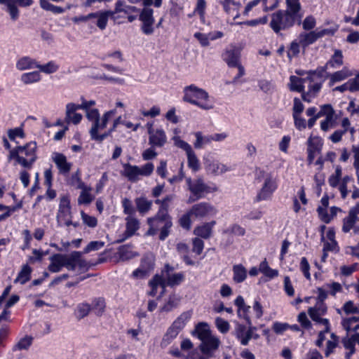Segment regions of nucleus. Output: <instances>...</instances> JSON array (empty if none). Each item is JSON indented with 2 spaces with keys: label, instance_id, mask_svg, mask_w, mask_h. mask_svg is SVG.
Returning <instances> with one entry per match:
<instances>
[{
  "label": "nucleus",
  "instance_id": "7",
  "mask_svg": "<svg viewBox=\"0 0 359 359\" xmlns=\"http://www.w3.org/2000/svg\"><path fill=\"white\" fill-rule=\"evenodd\" d=\"M123 168L122 175L126 177L130 182H136L140 180V177L151 175L154 171V165L152 163H147L142 167L125 163Z\"/></svg>",
  "mask_w": 359,
  "mask_h": 359
},
{
  "label": "nucleus",
  "instance_id": "39",
  "mask_svg": "<svg viewBox=\"0 0 359 359\" xmlns=\"http://www.w3.org/2000/svg\"><path fill=\"white\" fill-rule=\"evenodd\" d=\"M192 316L191 311L183 312L172 323L174 327L182 330Z\"/></svg>",
  "mask_w": 359,
  "mask_h": 359
},
{
  "label": "nucleus",
  "instance_id": "9",
  "mask_svg": "<svg viewBox=\"0 0 359 359\" xmlns=\"http://www.w3.org/2000/svg\"><path fill=\"white\" fill-rule=\"evenodd\" d=\"M327 307L324 302H316V304L308 309V314L316 323L326 327V331H330V321L324 318L327 313Z\"/></svg>",
  "mask_w": 359,
  "mask_h": 359
},
{
  "label": "nucleus",
  "instance_id": "48",
  "mask_svg": "<svg viewBox=\"0 0 359 359\" xmlns=\"http://www.w3.org/2000/svg\"><path fill=\"white\" fill-rule=\"evenodd\" d=\"M41 79L40 74L38 72H32L23 74L21 76V81L25 84L37 82Z\"/></svg>",
  "mask_w": 359,
  "mask_h": 359
},
{
  "label": "nucleus",
  "instance_id": "45",
  "mask_svg": "<svg viewBox=\"0 0 359 359\" xmlns=\"http://www.w3.org/2000/svg\"><path fill=\"white\" fill-rule=\"evenodd\" d=\"M177 250L179 253H180L183 256V259L185 263L188 265H194V262L191 259V258L187 255L189 252V246L184 243H179L177 245Z\"/></svg>",
  "mask_w": 359,
  "mask_h": 359
},
{
  "label": "nucleus",
  "instance_id": "28",
  "mask_svg": "<svg viewBox=\"0 0 359 359\" xmlns=\"http://www.w3.org/2000/svg\"><path fill=\"white\" fill-rule=\"evenodd\" d=\"M321 148V145L319 144L318 139H313L310 137L308 140V162L309 164H311L313 161L316 153L319 152Z\"/></svg>",
  "mask_w": 359,
  "mask_h": 359
},
{
  "label": "nucleus",
  "instance_id": "22",
  "mask_svg": "<svg viewBox=\"0 0 359 359\" xmlns=\"http://www.w3.org/2000/svg\"><path fill=\"white\" fill-rule=\"evenodd\" d=\"M205 164L206 170L216 175L223 174L229 170L226 165L216 160L206 159Z\"/></svg>",
  "mask_w": 359,
  "mask_h": 359
},
{
  "label": "nucleus",
  "instance_id": "26",
  "mask_svg": "<svg viewBox=\"0 0 359 359\" xmlns=\"http://www.w3.org/2000/svg\"><path fill=\"white\" fill-rule=\"evenodd\" d=\"M318 39L317 30L311 31L309 32H302L299 35V43L304 48L313 43Z\"/></svg>",
  "mask_w": 359,
  "mask_h": 359
},
{
  "label": "nucleus",
  "instance_id": "27",
  "mask_svg": "<svg viewBox=\"0 0 359 359\" xmlns=\"http://www.w3.org/2000/svg\"><path fill=\"white\" fill-rule=\"evenodd\" d=\"M341 325L347 332H353V335L359 336V317H350L343 319Z\"/></svg>",
  "mask_w": 359,
  "mask_h": 359
},
{
  "label": "nucleus",
  "instance_id": "30",
  "mask_svg": "<svg viewBox=\"0 0 359 359\" xmlns=\"http://www.w3.org/2000/svg\"><path fill=\"white\" fill-rule=\"evenodd\" d=\"M97 15V26L102 30L106 28L109 18L114 20L117 19L114 11H98Z\"/></svg>",
  "mask_w": 359,
  "mask_h": 359
},
{
  "label": "nucleus",
  "instance_id": "19",
  "mask_svg": "<svg viewBox=\"0 0 359 359\" xmlns=\"http://www.w3.org/2000/svg\"><path fill=\"white\" fill-rule=\"evenodd\" d=\"M276 189V182L272 179L270 175H267L264 184L257 196V201L266 200L271 196L272 193Z\"/></svg>",
  "mask_w": 359,
  "mask_h": 359
},
{
  "label": "nucleus",
  "instance_id": "14",
  "mask_svg": "<svg viewBox=\"0 0 359 359\" xmlns=\"http://www.w3.org/2000/svg\"><path fill=\"white\" fill-rule=\"evenodd\" d=\"M80 103H67L65 112H76L78 110H82L85 112H99V109L93 108L96 104L95 101L87 100L83 97L80 98Z\"/></svg>",
  "mask_w": 359,
  "mask_h": 359
},
{
  "label": "nucleus",
  "instance_id": "11",
  "mask_svg": "<svg viewBox=\"0 0 359 359\" xmlns=\"http://www.w3.org/2000/svg\"><path fill=\"white\" fill-rule=\"evenodd\" d=\"M57 220L60 225L64 224L69 226L72 224L70 201L67 196H64L60 198Z\"/></svg>",
  "mask_w": 359,
  "mask_h": 359
},
{
  "label": "nucleus",
  "instance_id": "46",
  "mask_svg": "<svg viewBox=\"0 0 359 359\" xmlns=\"http://www.w3.org/2000/svg\"><path fill=\"white\" fill-rule=\"evenodd\" d=\"M259 271L270 278L276 277L278 275V271L271 269L266 260L261 262L259 264Z\"/></svg>",
  "mask_w": 359,
  "mask_h": 359
},
{
  "label": "nucleus",
  "instance_id": "29",
  "mask_svg": "<svg viewBox=\"0 0 359 359\" xmlns=\"http://www.w3.org/2000/svg\"><path fill=\"white\" fill-rule=\"evenodd\" d=\"M341 343L344 347L348 351L346 353V359H350L351 355L355 352V344H359V336L352 335L351 337H345L342 339Z\"/></svg>",
  "mask_w": 359,
  "mask_h": 359
},
{
  "label": "nucleus",
  "instance_id": "35",
  "mask_svg": "<svg viewBox=\"0 0 359 359\" xmlns=\"http://www.w3.org/2000/svg\"><path fill=\"white\" fill-rule=\"evenodd\" d=\"M233 280L236 283L243 282L247 278V270L242 264L233 266Z\"/></svg>",
  "mask_w": 359,
  "mask_h": 359
},
{
  "label": "nucleus",
  "instance_id": "4",
  "mask_svg": "<svg viewBox=\"0 0 359 359\" xmlns=\"http://www.w3.org/2000/svg\"><path fill=\"white\" fill-rule=\"evenodd\" d=\"M302 17L299 13L289 8L280 10L271 14L269 26L276 34H280L281 30L292 27L296 22L299 24Z\"/></svg>",
  "mask_w": 359,
  "mask_h": 359
},
{
  "label": "nucleus",
  "instance_id": "31",
  "mask_svg": "<svg viewBox=\"0 0 359 359\" xmlns=\"http://www.w3.org/2000/svg\"><path fill=\"white\" fill-rule=\"evenodd\" d=\"M64 257L62 254H54L50 257V264L48 266L49 271L52 273H57L61 271L63 265Z\"/></svg>",
  "mask_w": 359,
  "mask_h": 359
},
{
  "label": "nucleus",
  "instance_id": "54",
  "mask_svg": "<svg viewBox=\"0 0 359 359\" xmlns=\"http://www.w3.org/2000/svg\"><path fill=\"white\" fill-rule=\"evenodd\" d=\"M297 321L300 323L301 327L305 330H311L312 324L308 318L305 312H301L297 316Z\"/></svg>",
  "mask_w": 359,
  "mask_h": 359
},
{
  "label": "nucleus",
  "instance_id": "64",
  "mask_svg": "<svg viewBox=\"0 0 359 359\" xmlns=\"http://www.w3.org/2000/svg\"><path fill=\"white\" fill-rule=\"evenodd\" d=\"M354 162L353 163V168L355 171H358L359 169V146L353 145L351 148Z\"/></svg>",
  "mask_w": 359,
  "mask_h": 359
},
{
  "label": "nucleus",
  "instance_id": "55",
  "mask_svg": "<svg viewBox=\"0 0 359 359\" xmlns=\"http://www.w3.org/2000/svg\"><path fill=\"white\" fill-rule=\"evenodd\" d=\"M174 144L185 151L186 154L191 153L193 151L191 147L184 140H181L180 137H173Z\"/></svg>",
  "mask_w": 359,
  "mask_h": 359
},
{
  "label": "nucleus",
  "instance_id": "57",
  "mask_svg": "<svg viewBox=\"0 0 359 359\" xmlns=\"http://www.w3.org/2000/svg\"><path fill=\"white\" fill-rule=\"evenodd\" d=\"M179 299L175 297H170L168 302L164 304V306L161 308V311H170L174 308H176L179 304Z\"/></svg>",
  "mask_w": 359,
  "mask_h": 359
},
{
  "label": "nucleus",
  "instance_id": "17",
  "mask_svg": "<svg viewBox=\"0 0 359 359\" xmlns=\"http://www.w3.org/2000/svg\"><path fill=\"white\" fill-rule=\"evenodd\" d=\"M220 344V341L216 337L212 335L206 339L201 340L200 344L201 351L208 356L212 355V353L216 351Z\"/></svg>",
  "mask_w": 359,
  "mask_h": 359
},
{
  "label": "nucleus",
  "instance_id": "38",
  "mask_svg": "<svg viewBox=\"0 0 359 359\" xmlns=\"http://www.w3.org/2000/svg\"><path fill=\"white\" fill-rule=\"evenodd\" d=\"M32 269L27 265H23L21 271L18 273L16 279L15 280V283H20V284H25L27 281L30 280L31 278Z\"/></svg>",
  "mask_w": 359,
  "mask_h": 359
},
{
  "label": "nucleus",
  "instance_id": "62",
  "mask_svg": "<svg viewBox=\"0 0 359 359\" xmlns=\"http://www.w3.org/2000/svg\"><path fill=\"white\" fill-rule=\"evenodd\" d=\"M343 310L347 314L359 313V304L355 305L352 301H348L344 304Z\"/></svg>",
  "mask_w": 359,
  "mask_h": 359
},
{
  "label": "nucleus",
  "instance_id": "43",
  "mask_svg": "<svg viewBox=\"0 0 359 359\" xmlns=\"http://www.w3.org/2000/svg\"><path fill=\"white\" fill-rule=\"evenodd\" d=\"M180 332V330L177 329V327H174V325L172 324L163 338L161 343L162 345H168L171 341L178 335Z\"/></svg>",
  "mask_w": 359,
  "mask_h": 359
},
{
  "label": "nucleus",
  "instance_id": "10",
  "mask_svg": "<svg viewBox=\"0 0 359 359\" xmlns=\"http://www.w3.org/2000/svg\"><path fill=\"white\" fill-rule=\"evenodd\" d=\"M257 330L255 327L252 325L246 327L244 325L238 324L235 327V336L243 346H247L251 339H257L259 336L255 332Z\"/></svg>",
  "mask_w": 359,
  "mask_h": 359
},
{
  "label": "nucleus",
  "instance_id": "20",
  "mask_svg": "<svg viewBox=\"0 0 359 359\" xmlns=\"http://www.w3.org/2000/svg\"><path fill=\"white\" fill-rule=\"evenodd\" d=\"M214 208L207 203H199L192 206L190 213L195 217H204L215 213Z\"/></svg>",
  "mask_w": 359,
  "mask_h": 359
},
{
  "label": "nucleus",
  "instance_id": "53",
  "mask_svg": "<svg viewBox=\"0 0 359 359\" xmlns=\"http://www.w3.org/2000/svg\"><path fill=\"white\" fill-rule=\"evenodd\" d=\"M151 271V264L149 262L147 263V266L146 268H142L140 266V268L135 270L133 273V276L137 278H144L147 277L149 272Z\"/></svg>",
  "mask_w": 359,
  "mask_h": 359
},
{
  "label": "nucleus",
  "instance_id": "59",
  "mask_svg": "<svg viewBox=\"0 0 359 359\" xmlns=\"http://www.w3.org/2000/svg\"><path fill=\"white\" fill-rule=\"evenodd\" d=\"M91 307L88 304H81L77 306L76 315L79 318H83L86 317L89 311H90Z\"/></svg>",
  "mask_w": 359,
  "mask_h": 359
},
{
  "label": "nucleus",
  "instance_id": "33",
  "mask_svg": "<svg viewBox=\"0 0 359 359\" xmlns=\"http://www.w3.org/2000/svg\"><path fill=\"white\" fill-rule=\"evenodd\" d=\"M137 210L141 215L147 213L152 207V201L144 196L137 197L135 199Z\"/></svg>",
  "mask_w": 359,
  "mask_h": 359
},
{
  "label": "nucleus",
  "instance_id": "56",
  "mask_svg": "<svg viewBox=\"0 0 359 359\" xmlns=\"http://www.w3.org/2000/svg\"><path fill=\"white\" fill-rule=\"evenodd\" d=\"M204 248V243L203 241L196 237L192 240V251L195 252L196 255H199L202 253Z\"/></svg>",
  "mask_w": 359,
  "mask_h": 359
},
{
  "label": "nucleus",
  "instance_id": "61",
  "mask_svg": "<svg viewBox=\"0 0 359 359\" xmlns=\"http://www.w3.org/2000/svg\"><path fill=\"white\" fill-rule=\"evenodd\" d=\"M104 245V243L102 241H91L84 248L83 252L88 253L91 251L98 250Z\"/></svg>",
  "mask_w": 359,
  "mask_h": 359
},
{
  "label": "nucleus",
  "instance_id": "41",
  "mask_svg": "<svg viewBox=\"0 0 359 359\" xmlns=\"http://www.w3.org/2000/svg\"><path fill=\"white\" fill-rule=\"evenodd\" d=\"M352 75L353 74L349 71V69L344 67L341 70L336 72L330 75V82L334 83L335 82L341 81Z\"/></svg>",
  "mask_w": 359,
  "mask_h": 359
},
{
  "label": "nucleus",
  "instance_id": "12",
  "mask_svg": "<svg viewBox=\"0 0 359 359\" xmlns=\"http://www.w3.org/2000/svg\"><path fill=\"white\" fill-rule=\"evenodd\" d=\"M190 191L196 196V199L203 196L204 194L215 192L217 190L216 187H210L206 184L203 180L198 178L191 181L190 178L187 180Z\"/></svg>",
  "mask_w": 359,
  "mask_h": 359
},
{
  "label": "nucleus",
  "instance_id": "60",
  "mask_svg": "<svg viewBox=\"0 0 359 359\" xmlns=\"http://www.w3.org/2000/svg\"><path fill=\"white\" fill-rule=\"evenodd\" d=\"M81 218L84 224L91 228H94L97 224V220L95 217L88 215L84 212H81Z\"/></svg>",
  "mask_w": 359,
  "mask_h": 359
},
{
  "label": "nucleus",
  "instance_id": "6",
  "mask_svg": "<svg viewBox=\"0 0 359 359\" xmlns=\"http://www.w3.org/2000/svg\"><path fill=\"white\" fill-rule=\"evenodd\" d=\"M149 229L147 234L154 236L160 231L159 239L163 241L170 233V229L172 226V219L169 215L157 212L153 217L147 219Z\"/></svg>",
  "mask_w": 359,
  "mask_h": 359
},
{
  "label": "nucleus",
  "instance_id": "40",
  "mask_svg": "<svg viewBox=\"0 0 359 359\" xmlns=\"http://www.w3.org/2000/svg\"><path fill=\"white\" fill-rule=\"evenodd\" d=\"M76 255L77 251H74L69 255L62 254L64 267H66L68 270L74 271L76 269Z\"/></svg>",
  "mask_w": 359,
  "mask_h": 359
},
{
  "label": "nucleus",
  "instance_id": "24",
  "mask_svg": "<svg viewBox=\"0 0 359 359\" xmlns=\"http://www.w3.org/2000/svg\"><path fill=\"white\" fill-rule=\"evenodd\" d=\"M215 224V221L206 222L197 226L194 230V234L204 239L209 238L212 235V230Z\"/></svg>",
  "mask_w": 359,
  "mask_h": 359
},
{
  "label": "nucleus",
  "instance_id": "58",
  "mask_svg": "<svg viewBox=\"0 0 359 359\" xmlns=\"http://www.w3.org/2000/svg\"><path fill=\"white\" fill-rule=\"evenodd\" d=\"M191 216H193L192 214L190 213V210L183 215L179 219L180 225L187 230H189L191 229Z\"/></svg>",
  "mask_w": 359,
  "mask_h": 359
},
{
  "label": "nucleus",
  "instance_id": "18",
  "mask_svg": "<svg viewBox=\"0 0 359 359\" xmlns=\"http://www.w3.org/2000/svg\"><path fill=\"white\" fill-rule=\"evenodd\" d=\"M359 213L357 208H353L349 210L348 215L342 220L341 230L344 233H347L353 230L357 221L358 220V215Z\"/></svg>",
  "mask_w": 359,
  "mask_h": 359
},
{
  "label": "nucleus",
  "instance_id": "34",
  "mask_svg": "<svg viewBox=\"0 0 359 359\" xmlns=\"http://www.w3.org/2000/svg\"><path fill=\"white\" fill-rule=\"evenodd\" d=\"M139 9L133 6L127 5L124 1L118 0L115 4V8L114 10V14L118 13L123 12L124 13L129 15L133 13H138Z\"/></svg>",
  "mask_w": 359,
  "mask_h": 359
},
{
  "label": "nucleus",
  "instance_id": "16",
  "mask_svg": "<svg viewBox=\"0 0 359 359\" xmlns=\"http://www.w3.org/2000/svg\"><path fill=\"white\" fill-rule=\"evenodd\" d=\"M153 13L151 8H144L140 15V20L142 22V30L147 35L151 34L154 32V18Z\"/></svg>",
  "mask_w": 359,
  "mask_h": 359
},
{
  "label": "nucleus",
  "instance_id": "50",
  "mask_svg": "<svg viewBox=\"0 0 359 359\" xmlns=\"http://www.w3.org/2000/svg\"><path fill=\"white\" fill-rule=\"evenodd\" d=\"M330 337L331 339L328 340L327 342V347L325 353V356L327 357L333 352V350L337 347L339 341V338L335 334L331 333Z\"/></svg>",
  "mask_w": 359,
  "mask_h": 359
},
{
  "label": "nucleus",
  "instance_id": "32",
  "mask_svg": "<svg viewBox=\"0 0 359 359\" xmlns=\"http://www.w3.org/2000/svg\"><path fill=\"white\" fill-rule=\"evenodd\" d=\"M192 334L196 336L201 341L212 336L208 325L203 322L196 325Z\"/></svg>",
  "mask_w": 359,
  "mask_h": 359
},
{
  "label": "nucleus",
  "instance_id": "42",
  "mask_svg": "<svg viewBox=\"0 0 359 359\" xmlns=\"http://www.w3.org/2000/svg\"><path fill=\"white\" fill-rule=\"evenodd\" d=\"M337 119L338 116L337 114H327L326 119L321 123V129L327 131L329 128L334 127Z\"/></svg>",
  "mask_w": 359,
  "mask_h": 359
},
{
  "label": "nucleus",
  "instance_id": "51",
  "mask_svg": "<svg viewBox=\"0 0 359 359\" xmlns=\"http://www.w3.org/2000/svg\"><path fill=\"white\" fill-rule=\"evenodd\" d=\"M104 308L105 302L104 299L97 298L93 301L92 309L96 315L101 316L104 311Z\"/></svg>",
  "mask_w": 359,
  "mask_h": 359
},
{
  "label": "nucleus",
  "instance_id": "21",
  "mask_svg": "<svg viewBox=\"0 0 359 359\" xmlns=\"http://www.w3.org/2000/svg\"><path fill=\"white\" fill-rule=\"evenodd\" d=\"M77 188L81 189L78 198L79 204H90L94 200V196L91 194V187L86 186L80 179H78Z\"/></svg>",
  "mask_w": 359,
  "mask_h": 359
},
{
  "label": "nucleus",
  "instance_id": "63",
  "mask_svg": "<svg viewBox=\"0 0 359 359\" xmlns=\"http://www.w3.org/2000/svg\"><path fill=\"white\" fill-rule=\"evenodd\" d=\"M215 325L217 329L222 333H226L229 330V323L222 318H217L215 320Z\"/></svg>",
  "mask_w": 359,
  "mask_h": 359
},
{
  "label": "nucleus",
  "instance_id": "2",
  "mask_svg": "<svg viewBox=\"0 0 359 359\" xmlns=\"http://www.w3.org/2000/svg\"><path fill=\"white\" fill-rule=\"evenodd\" d=\"M184 280V274L182 272L174 273V268L169 264H165L161 275H156L149 281V285L151 290L149 292L151 296H155L157 293V287L160 286L164 290L166 285L173 287L180 285Z\"/></svg>",
  "mask_w": 359,
  "mask_h": 359
},
{
  "label": "nucleus",
  "instance_id": "52",
  "mask_svg": "<svg viewBox=\"0 0 359 359\" xmlns=\"http://www.w3.org/2000/svg\"><path fill=\"white\" fill-rule=\"evenodd\" d=\"M37 68L46 74H51L55 72L58 69V65L54 62L50 61L43 65L37 64Z\"/></svg>",
  "mask_w": 359,
  "mask_h": 359
},
{
  "label": "nucleus",
  "instance_id": "36",
  "mask_svg": "<svg viewBox=\"0 0 359 359\" xmlns=\"http://www.w3.org/2000/svg\"><path fill=\"white\" fill-rule=\"evenodd\" d=\"M174 198H175V195L170 194V195L166 196L165 198H163L161 200H160V199L156 200L155 203L160 205L158 212L164 213L165 215H169L168 209H169L170 203H172V201H173Z\"/></svg>",
  "mask_w": 359,
  "mask_h": 359
},
{
  "label": "nucleus",
  "instance_id": "5",
  "mask_svg": "<svg viewBox=\"0 0 359 359\" xmlns=\"http://www.w3.org/2000/svg\"><path fill=\"white\" fill-rule=\"evenodd\" d=\"M36 144L31 142L10 150L8 159H14L16 164L30 169L36 159Z\"/></svg>",
  "mask_w": 359,
  "mask_h": 359
},
{
  "label": "nucleus",
  "instance_id": "44",
  "mask_svg": "<svg viewBox=\"0 0 359 359\" xmlns=\"http://www.w3.org/2000/svg\"><path fill=\"white\" fill-rule=\"evenodd\" d=\"M343 65V55L339 50H336L332 58L327 62V66L337 68Z\"/></svg>",
  "mask_w": 359,
  "mask_h": 359
},
{
  "label": "nucleus",
  "instance_id": "23",
  "mask_svg": "<svg viewBox=\"0 0 359 359\" xmlns=\"http://www.w3.org/2000/svg\"><path fill=\"white\" fill-rule=\"evenodd\" d=\"M53 161L57 165L60 173L66 175L72 168V163L67 162L66 156L60 153H54Z\"/></svg>",
  "mask_w": 359,
  "mask_h": 359
},
{
  "label": "nucleus",
  "instance_id": "13",
  "mask_svg": "<svg viewBox=\"0 0 359 359\" xmlns=\"http://www.w3.org/2000/svg\"><path fill=\"white\" fill-rule=\"evenodd\" d=\"M149 144L152 147H163L167 142L165 133L162 129L154 130L151 123H147Z\"/></svg>",
  "mask_w": 359,
  "mask_h": 359
},
{
  "label": "nucleus",
  "instance_id": "37",
  "mask_svg": "<svg viewBox=\"0 0 359 359\" xmlns=\"http://www.w3.org/2000/svg\"><path fill=\"white\" fill-rule=\"evenodd\" d=\"M16 67L18 69L23 71L25 69L37 68V63L29 57H23L17 62Z\"/></svg>",
  "mask_w": 359,
  "mask_h": 359
},
{
  "label": "nucleus",
  "instance_id": "1",
  "mask_svg": "<svg viewBox=\"0 0 359 359\" xmlns=\"http://www.w3.org/2000/svg\"><path fill=\"white\" fill-rule=\"evenodd\" d=\"M323 68L309 71L307 76L299 78L296 76L290 77V89L292 91L302 93V99L306 102H311L320 91L322 83L324 81Z\"/></svg>",
  "mask_w": 359,
  "mask_h": 359
},
{
  "label": "nucleus",
  "instance_id": "25",
  "mask_svg": "<svg viewBox=\"0 0 359 359\" xmlns=\"http://www.w3.org/2000/svg\"><path fill=\"white\" fill-rule=\"evenodd\" d=\"M240 51L235 48L226 50L223 55L224 61L227 63L228 66L231 67H235L238 65L240 63Z\"/></svg>",
  "mask_w": 359,
  "mask_h": 359
},
{
  "label": "nucleus",
  "instance_id": "49",
  "mask_svg": "<svg viewBox=\"0 0 359 359\" xmlns=\"http://www.w3.org/2000/svg\"><path fill=\"white\" fill-rule=\"evenodd\" d=\"M121 203L123 209V213L128 216H134L136 210L133 207L132 201L128 198H124Z\"/></svg>",
  "mask_w": 359,
  "mask_h": 359
},
{
  "label": "nucleus",
  "instance_id": "15",
  "mask_svg": "<svg viewBox=\"0 0 359 359\" xmlns=\"http://www.w3.org/2000/svg\"><path fill=\"white\" fill-rule=\"evenodd\" d=\"M126 230L121 238L117 242L122 243L126 239L130 238L135 234L136 231L140 229V220L135 216H128L126 219Z\"/></svg>",
  "mask_w": 359,
  "mask_h": 359
},
{
  "label": "nucleus",
  "instance_id": "8",
  "mask_svg": "<svg viewBox=\"0 0 359 359\" xmlns=\"http://www.w3.org/2000/svg\"><path fill=\"white\" fill-rule=\"evenodd\" d=\"M89 120L93 121L90 129V135L93 140L101 142L107 136L106 134L98 135V132L102 130L107 125L110 114H86Z\"/></svg>",
  "mask_w": 359,
  "mask_h": 359
},
{
  "label": "nucleus",
  "instance_id": "47",
  "mask_svg": "<svg viewBox=\"0 0 359 359\" xmlns=\"http://www.w3.org/2000/svg\"><path fill=\"white\" fill-rule=\"evenodd\" d=\"M187 156L189 168L194 172L198 171L200 169V163L194 151L187 154Z\"/></svg>",
  "mask_w": 359,
  "mask_h": 359
},
{
  "label": "nucleus",
  "instance_id": "3",
  "mask_svg": "<svg viewBox=\"0 0 359 359\" xmlns=\"http://www.w3.org/2000/svg\"><path fill=\"white\" fill-rule=\"evenodd\" d=\"M183 94L182 100L184 102L196 105L201 110H211L214 107V102L208 93L194 84L184 87Z\"/></svg>",
  "mask_w": 359,
  "mask_h": 359
}]
</instances>
